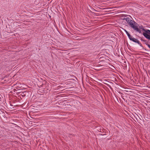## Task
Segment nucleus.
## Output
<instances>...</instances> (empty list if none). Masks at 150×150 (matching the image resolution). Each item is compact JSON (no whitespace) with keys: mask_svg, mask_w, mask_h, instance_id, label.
<instances>
[{"mask_svg":"<svg viewBox=\"0 0 150 150\" xmlns=\"http://www.w3.org/2000/svg\"><path fill=\"white\" fill-rule=\"evenodd\" d=\"M123 21L126 24H127L129 25V26L134 30H136L139 33H141V30L139 29L137 25H138L137 23L132 20V19H131L130 18L127 17V19H126V21Z\"/></svg>","mask_w":150,"mask_h":150,"instance_id":"1","label":"nucleus"},{"mask_svg":"<svg viewBox=\"0 0 150 150\" xmlns=\"http://www.w3.org/2000/svg\"><path fill=\"white\" fill-rule=\"evenodd\" d=\"M143 29L144 32L143 33V35L147 39L150 40V30L144 29Z\"/></svg>","mask_w":150,"mask_h":150,"instance_id":"2","label":"nucleus"},{"mask_svg":"<svg viewBox=\"0 0 150 150\" xmlns=\"http://www.w3.org/2000/svg\"><path fill=\"white\" fill-rule=\"evenodd\" d=\"M129 39L133 42L138 43L140 46L142 47V44L137 39L132 38V37Z\"/></svg>","mask_w":150,"mask_h":150,"instance_id":"3","label":"nucleus"},{"mask_svg":"<svg viewBox=\"0 0 150 150\" xmlns=\"http://www.w3.org/2000/svg\"><path fill=\"white\" fill-rule=\"evenodd\" d=\"M124 30L126 32V34L127 35L129 39H130V38H131L132 36H131L130 35V34L128 33V32L125 29H124Z\"/></svg>","mask_w":150,"mask_h":150,"instance_id":"4","label":"nucleus"},{"mask_svg":"<svg viewBox=\"0 0 150 150\" xmlns=\"http://www.w3.org/2000/svg\"><path fill=\"white\" fill-rule=\"evenodd\" d=\"M142 40L143 41L145 42V44L147 46V45H148V44H148V42L147 41H146V40Z\"/></svg>","mask_w":150,"mask_h":150,"instance_id":"5","label":"nucleus"},{"mask_svg":"<svg viewBox=\"0 0 150 150\" xmlns=\"http://www.w3.org/2000/svg\"><path fill=\"white\" fill-rule=\"evenodd\" d=\"M105 84L108 87H109L111 89H112L111 87V86L109 85V84L107 83H105Z\"/></svg>","mask_w":150,"mask_h":150,"instance_id":"6","label":"nucleus"},{"mask_svg":"<svg viewBox=\"0 0 150 150\" xmlns=\"http://www.w3.org/2000/svg\"><path fill=\"white\" fill-rule=\"evenodd\" d=\"M127 17H126V18H125V17L124 18H122V19L124 21H126V19H127Z\"/></svg>","mask_w":150,"mask_h":150,"instance_id":"7","label":"nucleus"},{"mask_svg":"<svg viewBox=\"0 0 150 150\" xmlns=\"http://www.w3.org/2000/svg\"><path fill=\"white\" fill-rule=\"evenodd\" d=\"M143 27L142 26H140L139 27V28L140 29H142V30H143V29H144V28H143ZM143 30V31H144Z\"/></svg>","mask_w":150,"mask_h":150,"instance_id":"8","label":"nucleus"},{"mask_svg":"<svg viewBox=\"0 0 150 150\" xmlns=\"http://www.w3.org/2000/svg\"><path fill=\"white\" fill-rule=\"evenodd\" d=\"M147 46L150 49V44H148V45H147Z\"/></svg>","mask_w":150,"mask_h":150,"instance_id":"9","label":"nucleus"},{"mask_svg":"<svg viewBox=\"0 0 150 150\" xmlns=\"http://www.w3.org/2000/svg\"><path fill=\"white\" fill-rule=\"evenodd\" d=\"M125 18H126V17H127V16H125Z\"/></svg>","mask_w":150,"mask_h":150,"instance_id":"10","label":"nucleus"}]
</instances>
